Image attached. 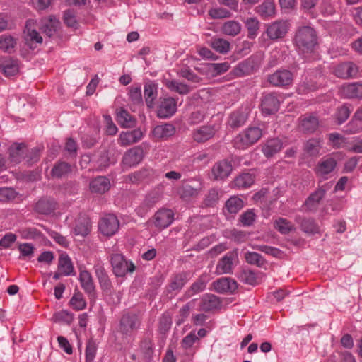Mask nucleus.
<instances>
[{
  "label": "nucleus",
  "mask_w": 362,
  "mask_h": 362,
  "mask_svg": "<svg viewBox=\"0 0 362 362\" xmlns=\"http://www.w3.org/2000/svg\"><path fill=\"white\" fill-rule=\"evenodd\" d=\"M58 203L54 198L49 196L40 197L34 205V211L41 215H50L57 209Z\"/></svg>",
  "instance_id": "obj_14"
},
{
  "label": "nucleus",
  "mask_w": 362,
  "mask_h": 362,
  "mask_svg": "<svg viewBox=\"0 0 362 362\" xmlns=\"http://www.w3.org/2000/svg\"><path fill=\"white\" fill-rule=\"evenodd\" d=\"M140 349L143 353L144 358L147 360L151 359L154 349H153V341L151 337H144L140 343Z\"/></svg>",
  "instance_id": "obj_58"
},
{
  "label": "nucleus",
  "mask_w": 362,
  "mask_h": 362,
  "mask_svg": "<svg viewBox=\"0 0 362 362\" xmlns=\"http://www.w3.org/2000/svg\"><path fill=\"white\" fill-rule=\"evenodd\" d=\"M144 157L143 148L140 146H134L124 153L122 163L129 167L135 166L142 161Z\"/></svg>",
  "instance_id": "obj_18"
},
{
  "label": "nucleus",
  "mask_w": 362,
  "mask_h": 362,
  "mask_svg": "<svg viewBox=\"0 0 362 362\" xmlns=\"http://www.w3.org/2000/svg\"><path fill=\"white\" fill-rule=\"evenodd\" d=\"M0 72L6 77L14 76L19 72V62L17 59L6 57L0 61Z\"/></svg>",
  "instance_id": "obj_22"
},
{
  "label": "nucleus",
  "mask_w": 362,
  "mask_h": 362,
  "mask_svg": "<svg viewBox=\"0 0 362 362\" xmlns=\"http://www.w3.org/2000/svg\"><path fill=\"white\" fill-rule=\"evenodd\" d=\"M322 76L323 71L320 66L306 69L305 79L298 84V93L306 94L316 90L319 87L317 79Z\"/></svg>",
  "instance_id": "obj_5"
},
{
  "label": "nucleus",
  "mask_w": 362,
  "mask_h": 362,
  "mask_svg": "<svg viewBox=\"0 0 362 362\" xmlns=\"http://www.w3.org/2000/svg\"><path fill=\"white\" fill-rule=\"evenodd\" d=\"M344 132L346 134H354L362 132V122L352 116L351 120L344 127Z\"/></svg>",
  "instance_id": "obj_62"
},
{
  "label": "nucleus",
  "mask_w": 362,
  "mask_h": 362,
  "mask_svg": "<svg viewBox=\"0 0 362 362\" xmlns=\"http://www.w3.org/2000/svg\"><path fill=\"white\" fill-rule=\"evenodd\" d=\"M233 170V165L230 160L223 159L216 162L211 170V173L216 180H223L227 178Z\"/></svg>",
  "instance_id": "obj_17"
},
{
  "label": "nucleus",
  "mask_w": 362,
  "mask_h": 362,
  "mask_svg": "<svg viewBox=\"0 0 362 362\" xmlns=\"http://www.w3.org/2000/svg\"><path fill=\"white\" fill-rule=\"evenodd\" d=\"M216 133L214 127L205 125L194 129L192 132L193 139L197 143H204L211 139Z\"/></svg>",
  "instance_id": "obj_28"
},
{
  "label": "nucleus",
  "mask_w": 362,
  "mask_h": 362,
  "mask_svg": "<svg viewBox=\"0 0 362 362\" xmlns=\"http://www.w3.org/2000/svg\"><path fill=\"white\" fill-rule=\"evenodd\" d=\"M255 179L254 174L244 173L235 177L233 180V185L238 189H247L253 185Z\"/></svg>",
  "instance_id": "obj_42"
},
{
  "label": "nucleus",
  "mask_w": 362,
  "mask_h": 362,
  "mask_svg": "<svg viewBox=\"0 0 362 362\" xmlns=\"http://www.w3.org/2000/svg\"><path fill=\"white\" fill-rule=\"evenodd\" d=\"M238 277L241 282L246 284L256 286L258 284L257 274L251 269L242 270Z\"/></svg>",
  "instance_id": "obj_57"
},
{
  "label": "nucleus",
  "mask_w": 362,
  "mask_h": 362,
  "mask_svg": "<svg viewBox=\"0 0 362 362\" xmlns=\"http://www.w3.org/2000/svg\"><path fill=\"white\" fill-rule=\"evenodd\" d=\"M167 87L176 93L181 95H186L191 90L190 87L183 83H180L175 80H172L167 83Z\"/></svg>",
  "instance_id": "obj_64"
},
{
  "label": "nucleus",
  "mask_w": 362,
  "mask_h": 362,
  "mask_svg": "<svg viewBox=\"0 0 362 362\" xmlns=\"http://www.w3.org/2000/svg\"><path fill=\"white\" fill-rule=\"evenodd\" d=\"M221 30L225 35L234 37L240 33L241 25L236 21L230 20L223 24Z\"/></svg>",
  "instance_id": "obj_52"
},
{
  "label": "nucleus",
  "mask_w": 362,
  "mask_h": 362,
  "mask_svg": "<svg viewBox=\"0 0 362 362\" xmlns=\"http://www.w3.org/2000/svg\"><path fill=\"white\" fill-rule=\"evenodd\" d=\"M71 172V166L65 161H57L51 170V175L53 177L62 178Z\"/></svg>",
  "instance_id": "obj_46"
},
{
  "label": "nucleus",
  "mask_w": 362,
  "mask_h": 362,
  "mask_svg": "<svg viewBox=\"0 0 362 362\" xmlns=\"http://www.w3.org/2000/svg\"><path fill=\"white\" fill-rule=\"evenodd\" d=\"M261 109L262 113L270 115L276 113L280 106L279 95L275 92L264 93L261 98Z\"/></svg>",
  "instance_id": "obj_10"
},
{
  "label": "nucleus",
  "mask_w": 362,
  "mask_h": 362,
  "mask_svg": "<svg viewBox=\"0 0 362 362\" xmlns=\"http://www.w3.org/2000/svg\"><path fill=\"white\" fill-rule=\"evenodd\" d=\"M57 267L58 270L63 271L64 276L74 275V265L71 258L66 252L60 254Z\"/></svg>",
  "instance_id": "obj_41"
},
{
  "label": "nucleus",
  "mask_w": 362,
  "mask_h": 362,
  "mask_svg": "<svg viewBox=\"0 0 362 362\" xmlns=\"http://www.w3.org/2000/svg\"><path fill=\"white\" fill-rule=\"evenodd\" d=\"M28 148L25 143H14L8 148L9 160L13 164H18L25 158Z\"/></svg>",
  "instance_id": "obj_23"
},
{
  "label": "nucleus",
  "mask_w": 362,
  "mask_h": 362,
  "mask_svg": "<svg viewBox=\"0 0 362 362\" xmlns=\"http://www.w3.org/2000/svg\"><path fill=\"white\" fill-rule=\"evenodd\" d=\"M293 40L296 50L305 62L310 61L307 55L315 54L319 47L317 32L310 26H303L298 29Z\"/></svg>",
  "instance_id": "obj_1"
},
{
  "label": "nucleus",
  "mask_w": 362,
  "mask_h": 362,
  "mask_svg": "<svg viewBox=\"0 0 362 362\" xmlns=\"http://www.w3.org/2000/svg\"><path fill=\"white\" fill-rule=\"evenodd\" d=\"M274 227L283 235H287L295 230V227L291 221L281 217L274 221Z\"/></svg>",
  "instance_id": "obj_50"
},
{
  "label": "nucleus",
  "mask_w": 362,
  "mask_h": 362,
  "mask_svg": "<svg viewBox=\"0 0 362 362\" xmlns=\"http://www.w3.org/2000/svg\"><path fill=\"white\" fill-rule=\"evenodd\" d=\"M61 27L60 21L54 15L40 21L38 29L49 38L53 37Z\"/></svg>",
  "instance_id": "obj_15"
},
{
  "label": "nucleus",
  "mask_w": 362,
  "mask_h": 362,
  "mask_svg": "<svg viewBox=\"0 0 362 362\" xmlns=\"http://www.w3.org/2000/svg\"><path fill=\"white\" fill-rule=\"evenodd\" d=\"M275 4L273 1L265 0L255 8V11L262 18H272L275 14Z\"/></svg>",
  "instance_id": "obj_34"
},
{
  "label": "nucleus",
  "mask_w": 362,
  "mask_h": 362,
  "mask_svg": "<svg viewBox=\"0 0 362 362\" xmlns=\"http://www.w3.org/2000/svg\"><path fill=\"white\" fill-rule=\"evenodd\" d=\"M247 29V37L250 39H255L259 28V22L256 18H249L245 21Z\"/></svg>",
  "instance_id": "obj_61"
},
{
  "label": "nucleus",
  "mask_w": 362,
  "mask_h": 362,
  "mask_svg": "<svg viewBox=\"0 0 362 362\" xmlns=\"http://www.w3.org/2000/svg\"><path fill=\"white\" fill-rule=\"evenodd\" d=\"M257 215L255 209H247L243 212L238 218V221L243 226L250 227L252 226L256 221Z\"/></svg>",
  "instance_id": "obj_60"
},
{
  "label": "nucleus",
  "mask_w": 362,
  "mask_h": 362,
  "mask_svg": "<svg viewBox=\"0 0 362 362\" xmlns=\"http://www.w3.org/2000/svg\"><path fill=\"white\" fill-rule=\"evenodd\" d=\"M238 253L236 250L229 251L218 262L216 267V274L218 275L232 274L234 268V261L238 259Z\"/></svg>",
  "instance_id": "obj_13"
},
{
  "label": "nucleus",
  "mask_w": 362,
  "mask_h": 362,
  "mask_svg": "<svg viewBox=\"0 0 362 362\" xmlns=\"http://www.w3.org/2000/svg\"><path fill=\"white\" fill-rule=\"evenodd\" d=\"M221 306L220 298L214 294L206 293L202 298L200 308L205 312H210Z\"/></svg>",
  "instance_id": "obj_31"
},
{
  "label": "nucleus",
  "mask_w": 362,
  "mask_h": 362,
  "mask_svg": "<svg viewBox=\"0 0 362 362\" xmlns=\"http://www.w3.org/2000/svg\"><path fill=\"white\" fill-rule=\"evenodd\" d=\"M214 289L219 293H233L238 288L235 280L230 277H222L214 283Z\"/></svg>",
  "instance_id": "obj_24"
},
{
  "label": "nucleus",
  "mask_w": 362,
  "mask_h": 362,
  "mask_svg": "<svg viewBox=\"0 0 362 362\" xmlns=\"http://www.w3.org/2000/svg\"><path fill=\"white\" fill-rule=\"evenodd\" d=\"M351 113V105L345 103L338 107L333 115L335 123L338 125L344 124L350 117Z\"/></svg>",
  "instance_id": "obj_44"
},
{
  "label": "nucleus",
  "mask_w": 362,
  "mask_h": 362,
  "mask_svg": "<svg viewBox=\"0 0 362 362\" xmlns=\"http://www.w3.org/2000/svg\"><path fill=\"white\" fill-rule=\"evenodd\" d=\"M115 119L122 128H133L136 124V119L123 107L117 110Z\"/></svg>",
  "instance_id": "obj_29"
},
{
  "label": "nucleus",
  "mask_w": 362,
  "mask_h": 362,
  "mask_svg": "<svg viewBox=\"0 0 362 362\" xmlns=\"http://www.w3.org/2000/svg\"><path fill=\"white\" fill-rule=\"evenodd\" d=\"M283 147V143L281 139L274 138L268 139L266 143L262 146V151L267 158H271L278 152H279Z\"/></svg>",
  "instance_id": "obj_32"
},
{
  "label": "nucleus",
  "mask_w": 362,
  "mask_h": 362,
  "mask_svg": "<svg viewBox=\"0 0 362 362\" xmlns=\"http://www.w3.org/2000/svg\"><path fill=\"white\" fill-rule=\"evenodd\" d=\"M337 165V160L330 156H327L318 161L314 168V172L316 176L320 178V181L327 180L331 177Z\"/></svg>",
  "instance_id": "obj_7"
},
{
  "label": "nucleus",
  "mask_w": 362,
  "mask_h": 362,
  "mask_svg": "<svg viewBox=\"0 0 362 362\" xmlns=\"http://www.w3.org/2000/svg\"><path fill=\"white\" fill-rule=\"evenodd\" d=\"M141 321L134 313L123 315L119 322V329L122 334H130L134 329L139 328Z\"/></svg>",
  "instance_id": "obj_16"
},
{
  "label": "nucleus",
  "mask_w": 362,
  "mask_h": 362,
  "mask_svg": "<svg viewBox=\"0 0 362 362\" xmlns=\"http://www.w3.org/2000/svg\"><path fill=\"white\" fill-rule=\"evenodd\" d=\"M192 276L189 271H182L173 274L165 287L163 296L168 300L174 298L191 279Z\"/></svg>",
  "instance_id": "obj_2"
},
{
  "label": "nucleus",
  "mask_w": 362,
  "mask_h": 362,
  "mask_svg": "<svg viewBox=\"0 0 362 362\" xmlns=\"http://www.w3.org/2000/svg\"><path fill=\"white\" fill-rule=\"evenodd\" d=\"M245 259L247 263L255 265L258 267H264L267 264V261L264 257L255 252H246L245 253Z\"/></svg>",
  "instance_id": "obj_55"
},
{
  "label": "nucleus",
  "mask_w": 362,
  "mask_h": 362,
  "mask_svg": "<svg viewBox=\"0 0 362 362\" xmlns=\"http://www.w3.org/2000/svg\"><path fill=\"white\" fill-rule=\"evenodd\" d=\"M263 135L259 127H249L238 134L233 140L234 146L238 149H246L257 142Z\"/></svg>",
  "instance_id": "obj_3"
},
{
  "label": "nucleus",
  "mask_w": 362,
  "mask_h": 362,
  "mask_svg": "<svg viewBox=\"0 0 362 362\" xmlns=\"http://www.w3.org/2000/svg\"><path fill=\"white\" fill-rule=\"evenodd\" d=\"M17 45V40L10 35H2L0 37V49L4 52L12 54Z\"/></svg>",
  "instance_id": "obj_48"
},
{
  "label": "nucleus",
  "mask_w": 362,
  "mask_h": 362,
  "mask_svg": "<svg viewBox=\"0 0 362 362\" xmlns=\"http://www.w3.org/2000/svg\"><path fill=\"white\" fill-rule=\"evenodd\" d=\"M357 71L356 66L351 62L341 63L334 69L335 76L341 78L353 77L356 75Z\"/></svg>",
  "instance_id": "obj_27"
},
{
  "label": "nucleus",
  "mask_w": 362,
  "mask_h": 362,
  "mask_svg": "<svg viewBox=\"0 0 362 362\" xmlns=\"http://www.w3.org/2000/svg\"><path fill=\"white\" fill-rule=\"evenodd\" d=\"M94 268L101 288L105 291H110L112 288V283L104 267L100 264H98L95 265Z\"/></svg>",
  "instance_id": "obj_37"
},
{
  "label": "nucleus",
  "mask_w": 362,
  "mask_h": 362,
  "mask_svg": "<svg viewBox=\"0 0 362 362\" xmlns=\"http://www.w3.org/2000/svg\"><path fill=\"white\" fill-rule=\"evenodd\" d=\"M288 23L286 21H277L269 25L267 34L271 40L284 37L288 32Z\"/></svg>",
  "instance_id": "obj_21"
},
{
  "label": "nucleus",
  "mask_w": 362,
  "mask_h": 362,
  "mask_svg": "<svg viewBox=\"0 0 362 362\" xmlns=\"http://www.w3.org/2000/svg\"><path fill=\"white\" fill-rule=\"evenodd\" d=\"M342 92L347 98H362V83H353L343 86Z\"/></svg>",
  "instance_id": "obj_43"
},
{
  "label": "nucleus",
  "mask_w": 362,
  "mask_h": 362,
  "mask_svg": "<svg viewBox=\"0 0 362 362\" xmlns=\"http://www.w3.org/2000/svg\"><path fill=\"white\" fill-rule=\"evenodd\" d=\"M219 199V190L216 188H211L205 195L202 206L204 207H214L218 204Z\"/></svg>",
  "instance_id": "obj_53"
},
{
  "label": "nucleus",
  "mask_w": 362,
  "mask_h": 362,
  "mask_svg": "<svg viewBox=\"0 0 362 362\" xmlns=\"http://www.w3.org/2000/svg\"><path fill=\"white\" fill-rule=\"evenodd\" d=\"M208 15L211 20L230 18L233 16V13L229 9L221 6L211 8L208 11Z\"/></svg>",
  "instance_id": "obj_54"
},
{
  "label": "nucleus",
  "mask_w": 362,
  "mask_h": 362,
  "mask_svg": "<svg viewBox=\"0 0 362 362\" xmlns=\"http://www.w3.org/2000/svg\"><path fill=\"white\" fill-rule=\"evenodd\" d=\"M52 318L54 322L70 325L74 320V315L66 310H62L55 313Z\"/></svg>",
  "instance_id": "obj_63"
},
{
  "label": "nucleus",
  "mask_w": 362,
  "mask_h": 362,
  "mask_svg": "<svg viewBox=\"0 0 362 362\" xmlns=\"http://www.w3.org/2000/svg\"><path fill=\"white\" fill-rule=\"evenodd\" d=\"M172 318L169 313H163L159 318L158 331L160 334H165L170 329Z\"/></svg>",
  "instance_id": "obj_59"
},
{
  "label": "nucleus",
  "mask_w": 362,
  "mask_h": 362,
  "mask_svg": "<svg viewBox=\"0 0 362 362\" xmlns=\"http://www.w3.org/2000/svg\"><path fill=\"white\" fill-rule=\"evenodd\" d=\"M332 187V182H327L321 185H318L315 190L311 192L305 199L302 206L305 207L306 211L316 212L321 202L325 199L327 192Z\"/></svg>",
  "instance_id": "obj_4"
},
{
  "label": "nucleus",
  "mask_w": 362,
  "mask_h": 362,
  "mask_svg": "<svg viewBox=\"0 0 362 362\" xmlns=\"http://www.w3.org/2000/svg\"><path fill=\"white\" fill-rule=\"evenodd\" d=\"M143 137V133L140 129H136L128 132H122L119 137V143L121 146H127L136 143Z\"/></svg>",
  "instance_id": "obj_30"
},
{
  "label": "nucleus",
  "mask_w": 362,
  "mask_h": 362,
  "mask_svg": "<svg viewBox=\"0 0 362 362\" xmlns=\"http://www.w3.org/2000/svg\"><path fill=\"white\" fill-rule=\"evenodd\" d=\"M111 163L115 162H111L109 150L105 148L99 152L97 158L94 161L92 170L103 171L108 168Z\"/></svg>",
  "instance_id": "obj_33"
},
{
  "label": "nucleus",
  "mask_w": 362,
  "mask_h": 362,
  "mask_svg": "<svg viewBox=\"0 0 362 362\" xmlns=\"http://www.w3.org/2000/svg\"><path fill=\"white\" fill-rule=\"evenodd\" d=\"M299 129L303 133L311 134L315 132L319 126V119L312 115H303L299 118Z\"/></svg>",
  "instance_id": "obj_26"
},
{
  "label": "nucleus",
  "mask_w": 362,
  "mask_h": 362,
  "mask_svg": "<svg viewBox=\"0 0 362 362\" xmlns=\"http://www.w3.org/2000/svg\"><path fill=\"white\" fill-rule=\"evenodd\" d=\"M158 85L156 81L148 80L144 86V97L146 107L151 110L155 107V100L158 96Z\"/></svg>",
  "instance_id": "obj_19"
},
{
  "label": "nucleus",
  "mask_w": 362,
  "mask_h": 362,
  "mask_svg": "<svg viewBox=\"0 0 362 362\" xmlns=\"http://www.w3.org/2000/svg\"><path fill=\"white\" fill-rule=\"evenodd\" d=\"M98 227L99 232L104 236L111 237L118 231L119 221L115 214H107L101 217Z\"/></svg>",
  "instance_id": "obj_8"
},
{
  "label": "nucleus",
  "mask_w": 362,
  "mask_h": 362,
  "mask_svg": "<svg viewBox=\"0 0 362 362\" xmlns=\"http://www.w3.org/2000/svg\"><path fill=\"white\" fill-rule=\"evenodd\" d=\"M207 284L206 275H201L185 293V297L189 298L194 294L205 290Z\"/></svg>",
  "instance_id": "obj_38"
},
{
  "label": "nucleus",
  "mask_w": 362,
  "mask_h": 362,
  "mask_svg": "<svg viewBox=\"0 0 362 362\" xmlns=\"http://www.w3.org/2000/svg\"><path fill=\"white\" fill-rule=\"evenodd\" d=\"M322 140L320 138H311L304 144L303 151L309 156H316L322 148Z\"/></svg>",
  "instance_id": "obj_40"
},
{
  "label": "nucleus",
  "mask_w": 362,
  "mask_h": 362,
  "mask_svg": "<svg viewBox=\"0 0 362 362\" xmlns=\"http://www.w3.org/2000/svg\"><path fill=\"white\" fill-rule=\"evenodd\" d=\"M129 100L132 105L141 106L144 105L141 86H132L129 88Z\"/></svg>",
  "instance_id": "obj_51"
},
{
  "label": "nucleus",
  "mask_w": 362,
  "mask_h": 362,
  "mask_svg": "<svg viewBox=\"0 0 362 362\" xmlns=\"http://www.w3.org/2000/svg\"><path fill=\"white\" fill-rule=\"evenodd\" d=\"M293 81V73L291 71L284 69H278L267 76V81L270 85L274 87H288L292 84Z\"/></svg>",
  "instance_id": "obj_9"
},
{
  "label": "nucleus",
  "mask_w": 362,
  "mask_h": 362,
  "mask_svg": "<svg viewBox=\"0 0 362 362\" xmlns=\"http://www.w3.org/2000/svg\"><path fill=\"white\" fill-rule=\"evenodd\" d=\"M248 119V113L246 110H238L232 112L228 119V124L233 129H237L243 126Z\"/></svg>",
  "instance_id": "obj_35"
},
{
  "label": "nucleus",
  "mask_w": 362,
  "mask_h": 362,
  "mask_svg": "<svg viewBox=\"0 0 362 362\" xmlns=\"http://www.w3.org/2000/svg\"><path fill=\"white\" fill-rule=\"evenodd\" d=\"M158 200L159 197L157 193H148L140 205L135 209L136 214L140 217H144L153 208Z\"/></svg>",
  "instance_id": "obj_25"
},
{
  "label": "nucleus",
  "mask_w": 362,
  "mask_h": 362,
  "mask_svg": "<svg viewBox=\"0 0 362 362\" xmlns=\"http://www.w3.org/2000/svg\"><path fill=\"white\" fill-rule=\"evenodd\" d=\"M175 127L170 123L157 125L153 129V134L156 138L166 139L175 133Z\"/></svg>",
  "instance_id": "obj_36"
},
{
  "label": "nucleus",
  "mask_w": 362,
  "mask_h": 362,
  "mask_svg": "<svg viewBox=\"0 0 362 362\" xmlns=\"http://www.w3.org/2000/svg\"><path fill=\"white\" fill-rule=\"evenodd\" d=\"M301 230L308 234H317L320 233V228L313 218H304L300 222Z\"/></svg>",
  "instance_id": "obj_56"
},
{
  "label": "nucleus",
  "mask_w": 362,
  "mask_h": 362,
  "mask_svg": "<svg viewBox=\"0 0 362 362\" xmlns=\"http://www.w3.org/2000/svg\"><path fill=\"white\" fill-rule=\"evenodd\" d=\"M158 176L156 170L144 168L139 170L129 173L126 178L127 182L139 185L141 182L149 183Z\"/></svg>",
  "instance_id": "obj_12"
},
{
  "label": "nucleus",
  "mask_w": 362,
  "mask_h": 362,
  "mask_svg": "<svg viewBox=\"0 0 362 362\" xmlns=\"http://www.w3.org/2000/svg\"><path fill=\"white\" fill-rule=\"evenodd\" d=\"M110 188V180L105 176L92 179V193L104 194Z\"/></svg>",
  "instance_id": "obj_39"
},
{
  "label": "nucleus",
  "mask_w": 362,
  "mask_h": 362,
  "mask_svg": "<svg viewBox=\"0 0 362 362\" xmlns=\"http://www.w3.org/2000/svg\"><path fill=\"white\" fill-rule=\"evenodd\" d=\"M173 221L174 213L170 209H160L154 215V226L160 230L168 228Z\"/></svg>",
  "instance_id": "obj_20"
},
{
  "label": "nucleus",
  "mask_w": 362,
  "mask_h": 362,
  "mask_svg": "<svg viewBox=\"0 0 362 362\" xmlns=\"http://www.w3.org/2000/svg\"><path fill=\"white\" fill-rule=\"evenodd\" d=\"M110 263L112 272L117 277H124L127 274H132L136 269L134 263L131 260H127L122 254H112Z\"/></svg>",
  "instance_id": "obj_6"
},
{
  "label": "nucleus",
  "mask_w": 362,
  "mask_h": 362,
  "mask_svg": "<svg viewBox=\"0 0 362 362\" xmlns=\"http://www.w3.org/2000/svg\"><path fill=\"white\" fill-rule=\"evenodd\" d=\"M32 20H28L26 21L24 33H26L25 40L27 41L28 45H29L30 47L33 49L29 43V41L31 42H35L37 43L41 44L42 42V37L35 28H32Z\"/></svg>",
  "instance_id": "obj_47"
},
{
  "label": "nucleus",
  "mask_w": 362,
  "mask_h": 362,
  "mask_svg": "<svg viewBox=\"0 0 362 362\" xmlns=\"http://www.w3.org/2000/svg\"><path fill=\"white\" fill-rule=\"evenodd\" d=\"M209 45L216 52L223 54L228 53L230 48V44L228 40L219 37H214L211 39Z\"/></svg>",
  "instance_id": "obj_49"
},
{
  "label": "nucleus",
  "mask_w": 362,
  "mask_h": 362,
  "mask_svg": "<svg viewBox=\"0 0 362 362\" xmlns=\"http://www.w3.org/2000/svg\"><path fill=\"white\" fill-rule=\"evenodd\" d=\"M177 110V102L172 97L160 98L157 105L156 114L160 119H168L174 115Z\"/></svg>",
  "instance_id": "obj_11"
},
{
  "label": "nucleus",
  "mask_w": 362,
  "mask_h": 362,
  "mask_svg": "<svg viewBox=\"0 0 362 362\" xmlns=\"http://www.w3.org/2000/svg\"><path fill=\"white\" fill-rule=\"evenodd\" d=\"M244 201L240 197L231 196L226 200L224 208L228 213L236 214L244 207Z\"/></svg>",
  "instance_id": "obj_45"
}]
</instances>
